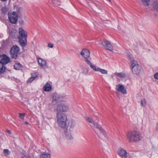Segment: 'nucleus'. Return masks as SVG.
I'll use <instances>...</instances> for the list:
<instances>
[{
	"mask_svg": "<svg viewBox=\"0 0 158 158\" xmlns=\"http://www.w3.org/2000/svg\"><path fill=\"white\" fill-rule=\"evenodd\" d=\"M131 69L132 73L137 75H139L141 73V68L136 61L133 60L131 61Z\"/></svg>",
	"mask_w": 158,
	"mask_h": 158,
	"instance_id": "nucleus-6",
	"label": "nucleus"
},
{
	"mask_svg": "<svg viewBox=\"0 0 158 158\" xmlns=\"http://www.w3.org/2000/svg\"><path fill=\"white\" fill-rule=\"evenodd\" d=\"M48 46L49 47L51 48H52L53 47V44L51 43L48 44Z\"/></svg>",
	"mask_w": 158,
	"mask_h": 158,
	"instance_id": "nucleus-31",
	"label": "nucleus"
},
{
	"mask_svg": "<svg viewBox=\"0 0 158 158\" xmlns=\"http://www.w3.org/2000/svg\"><path fill=\"white\" fill-rule=\"evenodd\" d=\"M57 123L60 127L62 128L65 127L66 125V121L67 117L66 115L62 113H57L56 115Z\"/></svg>",
	"mask_w": 158,
	"mask_h": 158,
	"instance_id": "nucleus-4",
	"label": "nucleus"
},
{
	"mask_svg": "<svg viewBox=\"0 0 158 158\" xmlns=\"http://www.w3.org/2000/svg\"><path fill=\"white\" fill-rule=\"evenodd\" d=\"M126 137L128 141L134 142L141 140L142 136L141 133L139 131H130L126 133Z\"/></svg>",
	"mask_w": 158,
	"mask_h": 158,
	"instance_id": "nucleus-2",
	"label": "nucleus"
},
{
	"mask_svg": "<svg viewBox=\"0 0 158 158\" xmlns=\"http://www.w3.org/2000/svg\"><path fill=\"white\" fill-rule=\"evenodd\" d=\"M153 6L154 9L158 11V2H154L153 4Z\"/></svg>",
	"mask_w": 158,
	"mask_h": 158,
	"instance_id": "nucleus-23",
	"label": "nucleus"
},
{
	"mask_svg": "<svg viewBox=\"0 0 158 158\" xmlns=\"http://www.w3.org/2000/svg\"><path fill=\"white\" fill-rule=\"evenodd\" d=\"M26 15L25 11L22 10L20 11V25H23L26 21Z\"/></svg>",
	"mask_w": 158,
	"mask_h": 158,
	"instance_id": "nucleus-16",
	"label": "nucleus"
},
{
	"mask_svg": "<svg viewBox=\"0 0 158 158\" xmlns=\"http://www.w3.org/2000/svg\"><path fill=\"white\" fill-rule=\"evenodd\" d=\"M34 75V76H33V77H34V76H35V75ZM32 77H33V76H32Z\"/></svg>",
	"mask_w": 158,
	"mask_h": 158,
	"instance_id": "nucleus-40",
	"label": "nucleus"
},
{
	"mask_svg": "<svg viewBox=\"0 0 158 158\" xmlns=\"http://www.w3.org/2000/svg\"><path fill=\"white\" fill-rule=\"evenodd\" d=\"M143 4L146 6L149 5L150 0H142Z\"/></svg>",
	"mask_w": 158,
	"mask_h": 158,
	"instance_id": "nucleus-24",
	"label": "nucleus"
},
{
	"mask_svg": "<svg viewBox=\"0 0 158 158\" xmlns=\"http://www.w3.org/2000/svg\"><path fill=\"white\" fill-rule=\"evenodd\" d=\"M75 122L73 120H71L70 121L69 125L70 126V129L69 130L71 131H73V129L75 126Z\"/></svg>",
	"mask_w": 158,
	"mask_h": 158,
	"instance_id": "nucleus-19",
	"label": "nucleus"
},
{
	"mask_svg": "<svg viewBox=\"0 0 158 158\" xmlns=\"http://www.w3.org/2000/svg\"><path fill=\"white\" fill-rule=\"evenodd\" d=\"M154 78L158 80V72L154 74Z\"/></svg>",
	"mask_w": 158,
	"mask_h": 158,
	"instance_id": "nucleus-30",
	"label": "nucleus"
},
{
	"mask_svg": "<svg viewBox=\"0 0 158 158\" xmlns=\"http://www.w3.org/2000/svg\"><path fill=\"white\" fill-rule=\"evenodd\" d=\"M1 0L2 2H6V1L7 0Z\"/></svg>",
	"mask_w": 158,
	"mask_h": 158,
	"instance_id": "nucleus-36",
	"label": "nucleus"
},
{
	"mask_svg": "<svg viewBox=\"0 0 158 158\" xmlns=\"http://www.w3.org/2000/svg\"><path fill=\"white\" fill-rule=\"evenodd\" d=\"M18 39H19L18 40V42L20 43V36L19 35V36L18 37Z\"/></svg>",
	"mask_w": 158,
	"mask_h": 158,
	"instance_id": "nucleus-34",
	"label": "nucleus"
},
{
	"mask_svg": "<svg viewBox=\"0 0 158 158\" xmlns=\"http://www.w3.org/2000/svg\"><path fill=\"white\" fill-rule=\"evenodd\" d=\"M6 132H7V133H9V134H11V131H10V130H7L6 131Z\"/></svg>",
	"mask_w": 158,
	"mask_h": 158,
	"instance_id": "nucleus-33",
	"label": "nucleus"
},
{
	"mask_svg": "<svg viewBox=\"0 0 158 158\" xmlns=\"http://www.w3.org/2000/svg\"><path fill=\"white\" fill-rule=\"evenodd\" d=\"M8 17L9 21L12 23L16 24L18 19V15L16 12H9Z\"/></svg>",
	"mask_w": 158,
	"mask_h": 158,
	"instance_id": "nucleus-7",
	"label": "nucleus"
},
{
	"mask_svg": "<svg viewBox=\"0 0 158 158\" xmlns=\"http://www.w3.org/2000/svg\"><path fill=\"white\" fill-rule=\"evenodd\" d=\"M25 67L24 66H23L20 64V69L22 70H23L25 69Z\"/></svg>",
	"mask_w": 158,
	"mask_h": 158,
	"instance_id": "nucleus-32",
	"label": "nucleus"
},
{
	"mask_svg": "<svg viewBox=\"0 0 158 158\" xmlns=\"http://www.w3.org/2000/svg\"><path fill=\"white\" fill-rule=\"evenodd\" d=\"M14 67L16 70H19L20 68V64H15L14 65Z\"/></svg>",
	"mask_w": 158,
	"mask_h": 158,
	"instance_id": "nucleus-27",
	"label": "nucleus"
},
{
	"mask_svg": "<svg viewBox=\"0 0 158 158\" xmlns=\"http://www.w3.org/2000/svg\"><path fill=\"white\" fill-rule=\"evenodd\" d=\"M37 60L39 65L41 67L45 68L47 67V62L46 60L38 57H37Z\"/></svg>",
	"mask_w": 158,
	"mask_h": 158,
	"instance_id": "nucleus-14",
	"label": "nucleus"
},
{
	"mask_svg": "<svg viewBox=\"0 0 158 158\" xmlns=\"http://www.w3.org/2000/svg\"><path fill=\"white\" fill-rule=\"evenodd\" d=\"M3 152H4V154L5 155H8L9 154L10 152H9V151L7 149H4L3 150Z\"/></svg>",
	"mask_w": 158,
	"mask_h": 158,
	"instance_id": "nucleus-28",
	"label": "nucleus"
},
{
	"mask_svg": "<svg viewBox=\"0 0 158 158\" xmlns=\"http://www.w3.org/2000/svg\"><path fill=\"white\" fill-rule=\"evenodd\" d=\"M64 131L65 132L66 137L67 139H73V137L72 133L73 131H71V130H70L68 131L67 129H65Z\"/></svg>",
	"mask_w": 158,
	"mask_h": 158,
	"instance_id": "nucleus-15",
	"label": "nucleus"
},
{
	"mask_svg": "<svg viewBox=\"0 0 158 158\" xmlns=\"http://www.w3.org/2000/svg\"><path fill=\"white\" fill-rule=\"evenodd\" d=\"M141 102L142 105L143 106H145L146 105V101L145 99H144L141 101Z\"/></svg>",
	"mask_w": 158,
	"mask_h": 158,
	"instance_id": "nucleus-29",
	"label": "nucleus"
},
{
	"mask_svg": "<svg viewBox=\"0 0 158 158\" xmlns=\"http://www.w3.org/2000/svg\"><path fill=\"white\" fill-rule=\"evenodd\" d=\"M116 89L118 92H120L124 94L127 93L126 90L122 85L119 84L116 85Z\"/></svg>",
	"mask_w": 158,
	"mask_h": 158,
	"instance_id": "nucleus-17",
	"label": "nucleus"
},
{
	"mask_svg": "<svg viewBox=\"0 0 158 158\" xmlns=\"http://www.w3.org/2000/svg\"><path fill=\"white\" fill-rule=\"evenodd\" d=\"M111 77V78H114V77H113V76H112Z\"/></svg>",
	"mask_w": 158,
	"mask_h": 158,
	"instance_id": "nucleus-39",
	"label": "nucleus"
},
{
	"mask_svg": "<svg viewBox=\"0 0 158 158\" xmlns=\"http://www.w3.org/2000/svg\"><path fill=\"white\" fill-rule=\"evenodd\" d=\"M40 158H50V155L47 153H43L40 155Z\"/></svg>",
	"mask_w": 158,
	"mask_h": 158,
	"instance_id": "nucleus-22",
	"label": "nucleus"
},
{
	"mask_svg": "<svg viewBox=\"0 0 158 158\" xmlns=\"http://www.w3.org/2000/svg\"><path fill=\"white\" fill-rule=\"evenodd\" d=\"M65 97V95H61L55 93L52 96V103L54 104H56L58 102L62 101Z\"/></svg>",
	"mask_w": 158,
	"mask_h": 158,
	"instance_id": "nucleus-9",
	"label": "nucleus"
},
{
	"mask_svg": "<svg viewBox=\"0 0 158 158\" xmlns=\"http://www.w3.org/2000/svg\"><path fill=\"white\" fill-rule=\"evenodd\" d=\"M10 61V58L6 55L3 54L0 55V74L4 73L5 67L3 65L8 63Z\"/></svg>",
	"mask_w": 158,
	"mask_h": 158,
	"instance_id": "nucleus-5",
	"label": "nucleus"
},
{
	"mask_svg": "<svg viewBox=\"0 0 158 158\" xmlns=\"http://www.w3.org/2000/svg\"><path fill=\"white\" fill-rule=\"evenodd\" d=\"M27 33L23 28L20 27V46L23 51L27 50Z\"/></svg>",
	"mask_w": 158,
	"mask_h": 158,
	"instance_id": "nucleus-3",
	"label": "nucleus"
},
{
	"mask_svg": "<svg viewBox=\"0 0 158 158\" xmlns=\"http://www.w3.org/2000/svg\"><path fill=\"white\" fill-rule=\"evenodd\" d=\"M80 54L83 56L85 59V61L87 64L90 66V68L94 71L95 72H98L102 74H106L107 73V70L101 69L100 68L95 66L92 64L90 61L88 59V58L89 56L90 52L87 49H83L80 53Z\"/></svg>",
	"mask_w": 158,
	"mask_h": 158,
	"instance_id": "nucleus-1",
	"label": "nucleus"
},
{
	"mask_svg": "<svg viewBox=\"0 0 158 158\" xmlns=\"http://www.w3.org/2000/svg\"><path fill=\"white\" fill-rule=\"evenodd\" d=\"M2 14H5L7 12V10L6 6H3L1 9Z\"/></svg>",
	"mask_w": 158,
	"mask_h": 158,
	"instance_id": "nucleus-26",
	"label": "nucleus"
},
{
	"mask_svg": "<svg viewBox=\"0 0 158 158\" xmlns=\"http://www.w3.org/2000/svg\"><path fill=\"white\" fill-rule=\"evenodd\" d=\"M118 154L121 158H130V156L126 150L123 148H120L118 149Z\"/></svg>",
	"mask_w": 158,
	"mask_h": 158,
	"instance_id": "nucleus-12",
	"label": "nucleus"
},
{
	"mask_svg": "<svg viewBox=\"0 0 158 158\" xmlns=\"http://www.w3.org/2000/svg\"><path fill=\"white\" fill-rule=\"evenodd\" d=\"M156 129L158 130V124H157L156 125Z\"/></svg>",
	"mask_w": 158,
	"mask_h": 158,
	"instance_id": "nucleus-37",
	"label": "nucleus"
},
{
	"mask_svg": "<svg viewBox=\"0 0 158 158\" xmlns=\"http://www.w3.org/2000/svg\"><path fill=\"white\" fill-rule=\"evenodd\" d=\"M69 110L68 105L64 104H60L57 105L56 107L57 113L67 112Z\"/></svg>",
	"mask_w": 158,
	"mask_h": 158,
	"instance_id": "nucleus-10",
	"label": "nucleus"
},
{
	"mask_svg": "<svg viewBox=\"0 0 158 158\" xmlns=\"http://www.w3.org/2000/svg\"><path fill=\"white\" fill-rule=\"evenodd\" d=\"M26 114L25 113H20V122L22 123V125L26 124V125H29L28 123L27 122L26 118H25V116Z\"/></svg>",
	"mask_w": 158,
	"mask_h": 158,
	"instance_id": "nucleus-18",
	"label": "nucleus"
},
{
	"mask_svg": "<svg viewBox=\"0 0 158 158\" xmlns=\"http://www.w3.org/2000/svg\"><path fill=\"white\" fill-rule=\"evenodd\" d=\"M43 89L44 91H49L52 89L51 86L49 84L47 83L43 87Z\"/></svg>",
	"mask_w": 158,
	"mask_h": 158,
	"instance_id": "nucleus-21",
	"label": "nucleus"
},
{
	"mask_svg": "<svg viewBox=\"0 0 158 158\" xmlns=\"http://www.w3.org/2000/svg\"><path fill=\"white\" fill-rule=\"evenodd\" d=\"M97 7H98V5L96 3H94V2H93V3Z\"/></svg>",
	"mask_w": 158,
	"mask_h": 158,
	"instance_id": "nucleus-35",
	"label": "nucleus"
},
{
	"mask_svg": "<svg viewBox=\"0 0 158 158\" xmlns=\"http://www.w3.org/2000/svg\"><path fill=\"white\" fill-rule=\"evenodd\" d=\"M19 51V48L17 46H13L10 50V55L12 58L16 59Z\"/></svg>",
	"mask_w": 158,
	"mask_h": 158,
	"instance_id": "nucleus-11",
	"label": "nucleus"
},
{
	"mask_svg": "<svg viewBox=\"0 0 158 158\" xmlns=\"http://www.w3.org/2000/svg\"><path fill=\"white\" fill-rule=\"evenodd\" d=\"M115 74L116 76L122 78H124L125 76V73H115Z\"/></svg>",
	"mask_w": 158,
	"mask_h": 158,
	"instance_id": "nucleus-25",
	"label": "nucleus"
},
{
	"mask_svg": "<svg viewBox=\"0 0 158 158\" xmlns=\"http://www.w3.org/2000/svg\"><path fill=\"white\" fill-rule=\"evenodd\" d=\"M86 120L89 123H92L94 125L95 127L98 129L103 135L105 134V131L103 129L102 127L98 125L97 123H95L94 121L93 120L92 118H89L88 117H85Z\"/></svg>",
	"mask_w": 158,
	"mask_h": 158,
	"instance_id": "nucleus-8",
	"label": "nucleus"
},
{
	"mask_svg": "<svg viewBox=\"0 0 158 158\" xmlns=\"http://www.w3.org/2000/svg\"><path fill=\"white\" fill-rule=\"evenodd\" d=\"M102 44L106 49L110 51L112 50L113 47L109 41L104 40L102 42Z\"/></svg>",
	"mask_w": 158,
	"mask_h": 158,
	"instance_id": "nucleus-13",
	"label": "nucleus"
},
{
	"mask_svg": "<svg viewBox=\"0 0 158 158\" xmlns=\"http://www.w3.org/2000/svg\"><path fill=\"white\" fill-rule=\"evenodd\" d=\"M19 33L20 34V28L18 29Z\"/></svg>",
	"mask_w": 158,
	"mask_h": 158,
	"instance_id": "nucleus-38",
	"label": "nucleus"
},
{
	"mask_svg": "<svg viewBox=\"0 0 158 158\" xmlns=\"http://www.w3.org/2000/svg\"><path fill=\"white\" fill-rule=\"evenodd\" d=\"M34 75H35V76L31 77L29 78L27 81V83H31L38 77V74L37 73H33L31 75L32 76H33Z\"/></svg>",
	"mask_w": 158,
	"mask_h": 158,
	"instance_id": "nucleus-20",
	"label": "nucleus"
}]
</instances>
